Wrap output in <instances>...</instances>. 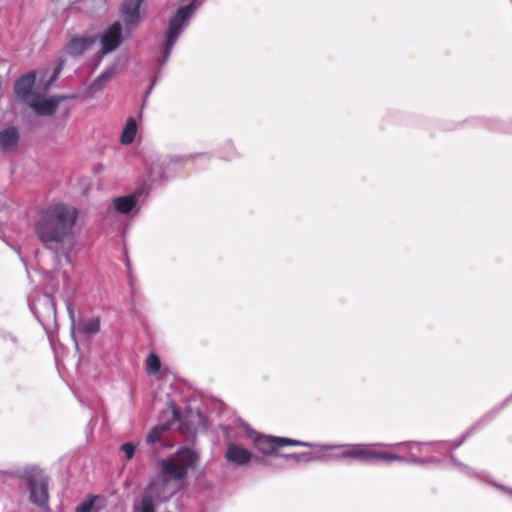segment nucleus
I'll return each mask as SVG.
<instances>
[{
  "label": "nucleus",
  "instance_id": "obj_1",
  "mask_svg": "<svg viewBox=\"0 0 512 512\" xmlns=\"http://www.w3.org/2000/svg\"><path fill=\"white\" fill-rule=\"evenodd\" d=\"M77 218L76 208L63 203L53 204L38 213L34 232L46 246L51 243L62 244L72 235Z\"/></svg>",
  "mask_w": 512,
  "mask_h": 512
},
{
  "label": "nucleus",
  "instance_id": "obj_2",
  "mask_svg": "<svg viewBox=\"0 0 512 512\" xmlns=\"http://www.w3.org/2000/svg\"><path fill=\"white\" fill-rule=\"evenodd\" d=\"M198 462L199 454L195 450L182 447L173 457L162 459L159 465L166 482L172 481L182 485L188 477V471L195 469Z\"/></svg>",
  "mask_w": 512,
  "mask_h": 512
},
{
  "label": "nucleus",
  "instance_id": "obj_3",
  "mask_svg": "<svg viewBox=\"0 0 512 512\" xmlns=\"http://www.w3.org/2000/svg\"><path fill=\"white\" fill-rule=\"evenodd\" d=\"M23 477L29 490L30 502L42 509H47L49 477L38 467L26 468Z\"/></svg>",
  "mask_w": 512,
  "mask_h": 512
},
{
  "label": "nucleus",
  "instance_id": "obj_4",
  "mask_svg": "<svg viewBox=\"0 0 512 512\" xmlns=\"http://www.w3.org/2000/svg\"><path fill=\"white\" fill-rule=\"evenodd\" d=\"M341 456L344 458H353L355 460L372 462L386 461L393 462L402 460V457L392 452H380L374 449L370 444H352L342 448Z\"/></svg>",
  "mask_w": 512,
  "mask_h": 512
},
{
  "label": "nucleus",
  "instance_id": "obj_5",
  "mask_svg": "<svg viewBox=\"0 0 512 512\" xmlns=\"http://www.w3.org/2000/svg\"><path fill=\"white\" fill-rule=\"evenodd\" d=\"M191 10L192 5L183 6L179 8L175 15L170 19L168 29L166 32V43L163 52V57L165 60L169 57L171 50L174 44L176 43L182 31V28L191 13Z\"/></svg>",
  "mask_w": 512,
  "mask_h": 512
},
{
  "label": "nucleus",
  "instance_id": "obj_6",
  "mask_svg": "<svg viewBox=\"0 0 512 512\" xmlns=\"http://www.w3.org/2000/svg\"><path fill=\"white\" fill-rule=\"evenodd\" d=\"M255 447L264 454H273L285 446H311V444L285 437L267 435L257 436L254 440Z\"/></svg>",
  "mask_w": 512,
  "mask_h": 512
},
{
  "label": "nucleus",
  "instance_id": "obj_7",
  "mask_svg": "<svg viewBox=\"0 0 512 512\" xmlns=\"http://www.w3.org/2000/svg\"><path fill=\"white\" fill-rule=\"evenodd\" d=\"M68 98L64 95H54L49 98L33 95L28 105L40 116H51L56 112L59 104Z\"/></svg>",
  "mask_w": 512,
  "mask_h": 512
},
{
  "label": "nucleus",
  "instance_id": "obj_8",
  "mask_svg": "<svg viewBox=\"0 0 512 512\" xmlns=\"http://www.w3.org/2000/svg\"><path fill=\"white\" fill-rule=\"evenodd\" d=\"M101 44V54L106 55L115 51L123 42L122 25L120 22H114L110 25L99 38Z\"/></svg>",
  "mask_w": 512,
  "mask_h": 512
},
{
  "label": "nucleus",
  "instance_id": "obj_9",
  "mask_svg": "<svg viewBox=\"0 0 512 512\" xmlns=\"http://www.w3.org/2000/svg\"><path fill=\"white\" fill-rule=\"evenodd\" d=\"M98 41L96 35L91 36H73L65 45L64 51L67 55L77 57L91 49Z\"/></svg>",
  "mask_w": 512,
  "mask_h": 512
},
{
  "label": "nucleus",
  "instance_id": "obj_10",
  "mask_svg": "<svg viewBox=\"0 0 512 512\" xmlns=\"http://www.w3.org/2000/svg\"><path fill=\"white\" fill-rule=\"evenodd\" d=\"M35 81L36 74L33 71L20 76L14 83V94L16 97L28 104L34 95L32 90L34 88Z\"/></svg>",
  "mask_w": 512,
  "mask_h": 512
},
{
  "label": "nucleus",
  "instance_id": "obj_11",
  "mask_svg": "<svg viewBox=\"0 0 512 512\" xmlns=\"http://www.w3.org/2000/svg\"><path fill=\"white\" fill-rule=\"evenodd\" d=\"M144 0H126L121 6V14L127 25H137L140 21V7Z\"/></svg>",
  "mask_w": 512,
  "mask_h": 512
},
{
  "label": "nucleus",
  "instance_id": "obj_12",
  "mask_svg": "<svg viewBox=\"0 0 512 512\" xmlns=\"http://www.w3.org/2000/svg\"><path fill=\"white\" fill-rule=\"evenodd\" d=\"M225 457L229 462L236 465H245L250 462L252 454L247 449L231 443L227 447Z\"/></svg>",
  "mask_w": 512,
  "mask_h": 512
},
{
  "label": "nucleus",
  "instance_id": "obj_13",
  "mask_svg": "<svg viewBox=\"0 0 512 512\" xmlns=\"http://www.w3.org/2000/svg\"><path fill=\"white\" fill-rule=\"evenodd\" d=\"M142 195L141 190L135 191L133 194L114 199V208L121 214L131 212L138 202V198Z\"/></svg>",
  "mask_w": 512,
  "mask_h": 512
},
{
  "label": "nucleus",
  "instance_id": "obj_14",
  "mask_svg": "<svg viewBox=\"0 0 512 512\" xmlns=\"http://www.w3.org/2000/svg\"><path fill=\"white\" fill-rule=\"evenodd\" d=\"M19 139L20 135L16 127H9L0 131V147L4 151L14 150Z\"/></svg>",
  "mask_w": 512,
  "mask_h": 512
},
{
  "label": "nucleus",
  "instance_id": "obj_15",
  "mask_svg": "<svg viewBox=\"0 0 512 512\" xmlns=\"http://www.w3.org/2000/svg\"><path fill=\"white\" fill-rule=\"evenodd\" d=\"M137 133V124L134 118H128L121 134V143L129 145L134 142Z\"/></svg>",
  "mask_w": 512,
  "mask_h": 512
},
{
  "label": "nucleus",
  "instance_id": "obj_16",
  "mask_svg": "<svg viewBox=\"0 0 512 512\" xmlns=\"http://www.w3.org/2000/svg\"><path fill=\"white\" fill-rule=\"evenodd\" d=\"M170 428V423H164L154 426L147 434L146 442L148 444H155L160 441L164 433Z\"/></svg>",
  "mask_w": 512,
  "mask_h": 512
},
{
  "label": "nucleus",
  "instance_id": "obj_17",
  "mask_svg": "<svg viewBox=\"0 0 512 512\" xmlns=\"http://www.w3.org/2000/svg\"><path fill=\"white\" fill-rule=\"evenodd\" d=\"M146 364V372L149 375H155L161 369V360L159 356L153 352H151L145 361Z\"/></svg>",
  "mask_w": 512,
  "mask_h": 512
},
{
  "label": "nucleus",
  "instance_id": "obj_18",
  "mask_svg": "<svg viewBox=\"0 0 512 512\" xmlns=\"http://www.w3.org/2000/svg\"><path fill=\"white\" fill-rule=\"evenodd\" d=\"M100 330V319L92 318L81 323L80 331L85 334H96Z\"/></svg>",
  "mask_w": 512,
  "mask_h": 512
},
{
  "label": "nucleus",
  "instance_id": "obj_19",
  "mask_svg": "<svg viewBox=\"0 0 512 512\" xmlns=\"http://www.w3.org/2000/svg\"><path fill=\"white\" fill-rule=\"evenodd\" d=\"M285 457L296 462H310L313 460V455L309 452L288 454Z\"/></svg>",
  "mask_w": 512,
  "mask_h": 512
},
{
  "label": "nucleus",
  "instance_id": "obj_20",
  "mask_svg": "<svg viewBox=\"0 0 512 512\" xmlns=\"http://www.w3.org/2000/svg\"><path fill=\"white\" fill-rule=\"evenodd\" d=\"M220 157L224 160H230L235 154V149L232 144L226 143L219 150Z\"/></svg>",
  "mask_w": 512,
  "mask_h": 512
},
{
  "label": "nucleus",
  "instance_id": "obj_21",
  "mask_svg": "<svg viewBox=\"0 0 512 512\" xmlns=\"http://www.w3.org/2000/svg\"><path fill=\"white\" fill-rule=\"evenodd\" d=\"M141 512H155L154 502L151 497L146 496L142 499Z\"/></svg>",
  "mask_w": 512,
  "mask_h": 512
},
{
  "label": "nucleus",
  "instance_id": "obj_22",
  "mask_svg": "<svg viewBox=\"0 0 512 512\" xmlns=\"http://www.w3.org/2000/svg\"><path fill=\"white\" fill-rule=\"evenodd\" d=\"M135 446L132 444V443H124L122 446H121V450L126 454V458L128 460H130L133 456H134V453H135Z\"/></svg>",
  "mask_w": 512,
  "mask_h": 512
},
{
  "label": "nucleus",
  "instance_id": "obj_23",
  "mask_svg": "<svg viewBox=\"0 0 512 512\" xmlns=\"http://www.w3.org/2000/svg\"><path fill=\"white\" fill-rule=\"evenodd\" d=\"M93 506H94V499H90V500H87L85 502H83L82 504H80L77 509H76V512H91L92 509H93Z\"/></svg>",
  "mask_w": 512,
  "mask_h": 512
},
{
  "label": "nucleus",
  "instance_id": "obj_24",
  "mask_svg": "<svg viewBox=\"0 0 512 512\" xmlns=\"http://www.w3.org/2000/svg\"><path fill=\"white\" fill-rule=\"evenodd\" d=\"M62 70V66L59 65L55 70H54V74H53V77H52V80L56 79L58 74L61 72Z\"/></svg>",
  "mask_w": 512,
  "mask_h": 512
},
{
  "label": "nucleus",
  "instance_id": "obj_25",
  "mask_svg": "<svg viewBox=\"0 0 512 512\" xmlns=\"http://www.w3.org/2000/svg\"><path fill=\"white\" fill-rule=\"evenodd\" d=\"M173 414H174V417L177 418L178 416V411L176 409L173 410Z\"/></svg>",
  "mask_w": 512,
  "mask_h": 512
}]
</instances>
